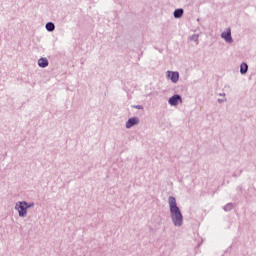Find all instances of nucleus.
Instances as JSON below:
<instances>
[{
	"mask_svg": "<svg viewBox=\"0 0 256 256\" xmlns=\"http://www.w3.org/2000/svg\"><path fill=\"white\" fill-rule=\"evenodd\" d=\"M168 205L170 209V218L174 227H183V213L177 206V199L174 196L168 197Z\"/></svg>",
	"mask_w": 256,
	"mask_h": 256,
	"instance_id": "1",
	"label": "nucleus"
},
{
	"mask_svg": "<svg viewBox=\"0 0 256 256\" xmlns=\"http://www.w3.org/2000/svg\"><path fill=\"white\" fill-rule=\"evenodd\" d=\"M27 201H18L15 204V211H18V215L21 218L27 217Z\"/></svg>",
	"mask_w": 256,
	"mask_h": 256,
	"instance_id": "2",
	"label": "nucleus"
},
{
	"mask_svg": "<svg viewBox=\"0 0 256 256\" xmlns=\"http://www.w3.org/2000/svg\"><path fill=\"white\" fill-rule=\"evenodd\" d=\"M168 103L172 107H177V105H179V103H183V98L181 97V95L175 94L169 98Z\"/></svg>",
	"mask_w": 256,
	"mask_h": 256,
	"instance_id": "3",
	"label": "nucleus"
},
{
	"mask_svg": "<svg viewBox=\"0 0 256 256\" xmlns=\"http://www.w3.org/2000/svg\"><path fill=\"white\" fill-rule=\"evenodd\" d=\"M167 79H170L173 83H179V72L177 71H167L166 72Z\"/></svg>",
	"mask_w": 256,
	"mask_h": 256,
	"instance_id": "4",
	"label": "nucleus"
},
{
	"mask_svg": "<svg viewBox=\"0 0 256 256\" xmlns=\"http://www.w3.org/2000/svg\"><path fill=\"white\" fill-rule=\"evenodd\" d=\"M221 38L226 41V43H233V37L231 36V28H226V31L221 33Z\"/></svg>",
	"mask_w": 256,
	"mask_h": 256,
	"instance_id": "5",
	"label": "nucleus"
},
{
	"mask_svg": "<svg viewBox=\"0 0 256 256\" xmlns=\"http://www.w3.org/2000/svg\"><path fill=\"white\" fill-rule=\"evenodd\" d=\"M135 125H139L138 117H132L126 121V129H131V127H135Z\"/></svg>",
	"mask_w": 256,
	"mask_h": 256,
	"instance_id": "6",
	"label": "nucleus"
},
{
	"mask_svg": "<svg viewBox=\"0 0 256 256\" xmlns=\"http://www.w3.org/2000/svg\"><path fill=\"white\" fill-rule=\"evenodd\" d=\"M38 66L41 67V69L49 67V60L47 58L38 59Z\"/></svg>",
	"mask_w": 256,
	"mask_h": 256,
	"instance_id": "7",
	"label": "nucleus"
},
{
	"mask_svg": "<svg viewBox=\"0 0 256 256\" xmlns=\"http://www.w3.org/2000/svg\"><path fill=\"white\" fill-rule=\"evenodd\" d=\"M183 13H185V11L182 8H178L176 10H174L173 15L175 19H181L183 17Z\"/></svg>",
	"mask_w": 256,
	"mask_h": 256,
	"instance_id": "8",
	"label": "nucleus"
},
{
	"mask_svg": "<svg viewBox=\"0 0 256 256\" xmlns=\"http://www.w3.org/2000/svg\"><path fill=\"white\" fill-rule=\"evenodd\" d=\"M249 71V65L247 63L243 62L240 65V73L241 75H246V73Z\"/></svg>",
	"mask_w": 256,
	"mask_h": 256,
	"instance_id": "9",
	"label": "nucleus"
},
{
	"mask_svg": "<svg viewBox=\"0 0 256 256\" xmlns=\"http://www.w3.org/2000/svg\"><path fill=\"white\" fill-rule=\"evenodd\" d=\"M45 27L49 33H53V31H55V23L53 22H47Z\"/></svg>",
	"mask_w": 256,
	"mask_h": 256,
	"instance_id": "10",
	"label": "nucleus"
},
{
	"mask_svg": "<svg viewBox=\"0 0 256 256\" xmlns=\"http://www.w3.org/2000/svg\"><path fill=\"white\" fill-rule=\"evenodd\" d=\"M224 211H231L233 209V203H228L223 207Z\"/></svg>",
	"mask_w": 256,
	"mask_h": 256,
	"instance_id": "11",
	"label": "nucleus"
},
{
	"mask_svg": "<svg viewBox=\"0 0 256 256\" xmlns=\"http://www.w3.org/2000/svg\"><path fill=\"white\" fill-rule=\"evenodd\" d=\"M190 41H199V35L198 34H193L191 37H190Z\"/></svg>",
	"mask_w": 256,
	"mask_h": 256,
	"instance_id": "12",
	"label": "nucleus"
},
{
	"mask_svg": "<svg viewBox=\"0 0 256 256\" xmlns=\"http://www.w3.org/2000/svg\"><path fill=\"white\" fill-rule=\"evenodd\" d=\"M33 207H35V203H33V202H26V209L28 210V209H33Z\"/></svg>",
	"mask_w": 256,
	"mask_h": 256,
	"instance_id": "13",
	"label": "nucleus"
},
{
	"mask_svg": "<svg viewBox=\"0 0 256 256\" xmlns=\"http://www.w3.org/2000/svg\"><path fill=\"white\" fill-rule=\"evenodd\" d=\"M226 100L219 98L218 103H225Z\"/></svg>",
	"mask_w": 256,
	"mask_h": 256,
	"instance_id": "14",
	"label": "nucleus"
},
{
	"mask_svg": "<svg viewBox=\"0 0 256 256\" xmlns=\"http://www.w3.org/2000/svg\"><path fill=\"white\" fill-rule=\"evenodd\" d=\"M134 107H135V109H143V107L141 105H136Z\"/></svg>",
	"mask_w": 256,
	"mask_h": 256,
	"instance_id": "15",
	"label": "nucleus"
},
{
	"mask_svg": "<svg viewBox=\"0 0 256 256\" xmlns=\"http://www.w3.org/2000/svg\"><path fill=\"white\" fill-rule=\"evenodd\" d=\"M219 96L220 97H225V93H220Z\"/></svg>",
	"mask_w": 256,
	"mask_h": 256,
	"instance_id": "16",
	"label": "nucleus"
}]
</instances>
